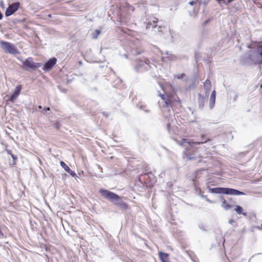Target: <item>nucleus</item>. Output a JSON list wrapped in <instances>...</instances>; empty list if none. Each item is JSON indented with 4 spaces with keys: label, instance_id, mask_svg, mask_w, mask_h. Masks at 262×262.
<instances>
[{
    "label": "nucleus",
    "instance_id": "f257e3e1",
    "mask_svg": "<svg viewBox=\"0 0 262 262\" xmlns=\"http://www.w3.org/2000/svg\"><path fill=\"white\" fill-rule=\"evenodd\" d=\"M211 139L207 138L204 135L201 136V141L194 142L192 140L189 141L188 140L183 138L179 143V145L185 148V151L183 153V158L187 159L188 160H192L200 159L201 161L202 156L199 154L198 149L194 148L193 145H199L205 143Z\"/></svg>",
    "mask_w": 262,
    "mask_h": 262
},
{
    "label": "nucleus",
    "instance_id": "f03ea898",
    "mask_svg": "<svg viewBox=\"0 0 262 262\" xmlns=\"http://www.w3.org/2000/svg\"><path fill=\"white\" fill-rule=\"evenodd\" d=\"M160 97L164 102V107H172L176 103H181L179 97L174 91L170 92H165L160 94Z\"/></svg>",
    "mask_w": 262,
    "mask_h": 262
},
{
    "label": "nucleus",
    "instance_id": "7ed1b4c3",
    "mask_svg": "<svg viewBox=\"0 0 262 262\" xmlns=\"http://www.w3.org/2000/svg\"><path fill=\"white\" fill-rule=\"evenodd\" d=\"M249 58L255 64L262 63V42L256 46V51L250 52Z\"/></svg>",
    "mask_w": 262,
    "mask_h": 262
},
{
    "label": "nucleus",
    "instance_id": "20e7f679",
    "mask_svg": "<svg viewBox=\"0 0 262 262\" xmlns=\"http://www.w3.org/2000/svg\"><path fill=\"white\" fill-rule=\"evenodd\" d=\"M210 191L212 193L219 194H226L234 195H244L243 192L238 190L229 188L216 187L210 189Z\"/></svg>",
    "mask_w": 262,
    "mask_h": 262
},
{
    "label": "nucleus",
    "instance_id": "39448f33",
    "mask_svg": "<svg viewBox=\"0 0 262 262\" xmlns=\"http://www.w3.org/2000/svg\"><path fill=\"white\" fill-rule=\"evenodd\" d=\"M0 46L3 50L8 53L15 54L18 53L16 46L9 42L1 40L0 41Z\"/></svg>",
    "mask_w": 262,
    "mask_h": 262
},
{
    "label": "nucleus",
    "instance_id": "423d86ee",
    "mask_svg": "<svg viewBox=\"0 0 262 262\" xmlns=\"http://www.w3.org/2000/svg\"><path fill=\"white\" fill-rule=\"evenodd\" d=\"M23 64L26 70H29V69L35 70L40 66V63L33 62V59L32 57L27 58L23 61Z\"/></svg>",
    "mask_w": 262,
    "mask_h": 262
},
{
    "label": "nucleus",
    "instance_id": "0eeeda50",
    "mask_svg": "<svg viewBox=\"0 0 262 262\" xmlns=\"http://www.w3.org/2000/svg\"><path fill=\"white\" fill-rule=\"evenodd\" d=\"M99 192L103 197L110 200H119L120 199L117 194L106 189H100Z\"/></svg>",
    "mask_w": 262,
    "mask_h": 262
},
{
    "label": "nucleus",
    "instance_id": "6e6552de",
    "mask_svg": "<svg viewBox=\"0 0 262 262\" xmlns=\"http://www.w3.org/2000/svg\"><path fill=\"white\" fill-rule=\"evenodd\" d=\"M20 4L18 2L13 3L7 8L5 12L6 16H9L15 12L19 8Z\"/></svg>",
    "mask_w": 262,
    "mask_h": 262
},
{
    "label": "nucleus",
    "instance_id": "1a4fd4ad",
    "mask_svg": "<svg viewBox=\"0 0 262 262\" xmlns=\"http://www.w3.org/2000/svg\"><path fill=\"white\" fill-rule=\"evenodd\" d=\"M57 59L56 58L53 57L49 59L47 62L45 63L42 69L45 71H48L51 70L54 66L56 64Z\"/></svg>",
    "mask_w": 262,
    "mask_h": 262
},
{
    "label": "nucleus",
    "instance_id": "9d476101",
    "mask_svg": "<svg viewBox=\"0 0 262 262\" xmlns=\"http://www.w3.org/2000/svg\"><path fill=\"white\" fill-rule=\"evenodd\" d=\"M22 89L21 85L19 84L16 86L13 93L11 95L9 99V101L14 102L15 98L19 95Z\"/></svg>",
    "mask_w": 262,
    "mask_h": 262
},
{
    "label": "nucleus",
    "instance_id": "9b49d317",
    "mask_svg": "<svg viewBox=\"0 0 262 262\" xmlns=\"http://www.w3.org/2000/svg\"><path fill=\"white\" fill-rule=\"evenodd\" d=\"M159 255L162 262H170L169 260V255L167 253L162 252H159Z\"/></svg>",
    "mask_w": 262,
    "mask_h": 262
},
{
    "label": "nucleus",
    "instance_id": "f8f14e48",
    "mask_svg": "<svg viewBox=\"0 0 262 262\" xmlns=\"http://www.w3.org/2000/svg\"><path fill=\"white\" fill-rule=\"evenodd\" d=\"M141 177H143L145 179L146 181L145 182V183L148 184L150 183V181H148L147 179H146V177L149 178L150 179L153 180L154 179V175L151 172H147L146 173L144 174L143 175L141 176Z\"/></svg>",
    "mask_w": 262,
    "mask_h": 262
},
{
    "label": "nucleus",
    "instance_id": "ddd939ff",
    "mask_svg": "<svg viewBox=\"0 0 262 262\" xmlns=\"http://www.w3.org/2000/svg\"><path fill=\"white\" fill-rule=\"evenodd\" d=\"M204 86L206 90V93L207 94V93H209L211 87V84L210 80L206 79L204 83Z\"/></svg>",
    "mask_w": 262,
    "mask_h": 262
},
{
    "label": "nucleus",
    "instance_id": "4468645a",
    "mask_svg": "<svg viewBox=\"0 0 262 262\" xmlns=\"http://www.w3.org/2000/svg\"><path fill=\"white\" fill-rule=\"evenodd\" d=\"M234 210L238 214H243L244 216H247V213L244 212L243 208L239 205H237L235 206Z\"/></svg>",
    "mask_w": 262,
    "mask_h": 262
},
{
    "label": "nucleus",
    "instance_id": "2eb2a0df",
    "mask_svg": "<svg viewBox=\"0 0 262 262\" xmlns=\"http://www.w3.org/2000/svg\"><path fill=\"white\" fill-rule=\"evenodd\" d=\"M215 91L213 90L212 92L210 97V105L212 107L215 103Z\"/></svg>",
    "mask_w": 262,
    "mask_h": 262
},
{
    "label": "nucleus",
    "instance_id": "dca6fc26",
    "mask_svg": "<svg viewBox=\"0 0 262 262\" xmlns=\"http://www.w3.org/2000/svg\"><path fill=\"white\" fill-rule=\"evenodd\" d=\"M7 152L10 155L13 159V161L11 164L12 165H15L16 164V160L17 159V157L16 156H15L12 154V151L10 149H6Z\"/></svg>",
    "mask_w": 262,
    "mask_h": 262
},
{
    "label": "nucleus",
    "instance_id": "f3484780",
    "mask_svg": "<svg viewBox=\"0 0 262 262\" xmlns=\"http://www.w3.org/2000/svg\"><path fill=\"white\" fill-rule=\"evenodd\" d=\"M222 206L226 210L230 209L232 208V206L229 204L225 200L222 201Z\"/></svg>",
    "mask_w": 262,
    "mask_h": 262
},
{
    "label": "nucleus",
    "instance_id": "a211bd4d",
    "mask_svg": "<svg viewBox=\"0 0 262 262\" xmlns=\"http://www.w3.org/2000/svg\"><path fill=\"white\" fill-rule=\"evenodd\" d=\"M199 102L200 105L203 107L204 106L205 98L201 94H199Z\"/></svg>",
    "mask_w": 262,
    "mask_h": 262
},
{
    "label": "nucleus",
    "instance_id": "6ab92c4d",
    "mask_svg": "<svg viewBox=\"0 0 262 262\" xmlns=\"http://www.w3.org/2000/svg\"><path fill=\"white\" fill-rule=\"evenodd\" d=\"M60 165L61 167L67 172L69 170H70L69 167L63 162L61 161L60 162Z\"/></svg>",
    "mask_w": 262,
    "mask_h": 262
},
{
    "label": "nucleus",
    "instance_id": "aec40b11",
    "mask_svg": "<svg viewBox=\"0 0 262 262\" xmlns=\"http://www.w3.org/2000/svg\"><path fill=\"white\" fill-rule=\"evenodd\" d=\"M101 31L99 30H96L95 32L93 33V38L96 39L100 34Z\"/></svg>",
    "mask_w": 262,
    "mask_h": 262
},
{
    "label": "nucleus",
    "instance_id": "412c9836",
    "mask_svg": "<svg viewBox=\"0 0 262 262\" xmlns=\"http://www.w3.org/2000/svg\"><path fill=\"white\" fill-rule=\"evenodd\" d=\"M67 172L71 175L73 177H76V173L72 171L71 169H70V170H69L68 171H67Z\"/></svg>",
    "mask_w": 262,
    "mask_h": 262
},
{
    "label": "nucleus",
    "instance_id": "4be33fe9",
    "mask_svg": "<svg viewBox=\"0 0 262 262\" xmlns=\"http://www.w3.org/2000/svg\"><path fill=\"white\" fill-rule=\"evenodd\" d=\"M120 206L124 209L128 208V205L124 202H122L120 204Z\"/></svg>",
    "mask_w": 262,
    "mask_h": 262
},
{
    "label": "nucleus",
    "instance_id": "5701e85b",
    "mask_svg": "<svg viewBox=\"0 0 262 262\" xmlns=\"http://www.w3.org/2000/svg\"><path fill=\"white\" fill-rule=\"evenodd\" d=\"M54 126L58 129L60 128V124L59 122H56L54 124Z\"/></svg>",
    "mask_w": 262,
    "mask_h": 262
},
{
    "label": "nucleus",
    "instance_id": "b1692460",
    "mask_svg": "<svg viewBox=\"0 0 262 262\" xmlns=\"http://www.w3.org/2000/svg\"><path fill=\"white\" fill-rule=\"evenodd\" d=\"M185 74H180L179 75H178L176 76L177 78L178 79H182L183 78L184 76H185Z\"/></svg>",
    "mask_w": 262,
    "mask_h": 262
},
{
    "label": "nucleus",
    "instance_id": "393cba45",
    "mask_svg": "<svg viewBox=\"0 0 262 262\" xmlns=\"http://www.w3.org/2000/svg\"><path fill=\"white\" fill-rule=\"evenodd\" d=\"M195 4V1H191L189 3V4L191 5H193Z\"/></svg>",
    "mask_w": 262,
    "mask_h": 262
},
{
    "label": "nucleus",
    "instance_id": "a878e982",
    "mask_svg": "<svg viewBox=\"0 0 262 262\" xmlns=\"http://www.w3.org/2000/svg\"><path fill=\"white\" fill-rule=\"evenodd\" d=\"M44 110H45V111H50V107H45V108H44Z\"/></svg>",
    "mask_w": 262,
    "mask_h": 262
},
{
    "label": "nucleus",
    "instance_id": "bb28decb",
    "mask_svg": "<svg viewBox=\"0 0 262 262\" xmlns=\"http://www.w3.org/2000/svg\"><path fill=\"white\" fill-rule=\"evenodd\" d=\"M233 0H228L227 1V4H229L231 3Z\"/></svg>",
    "mask_w": 262,
    "mask_h": 262
},
{
    "label": "nucleus",
    "instance_id": "cd10ccee",
    "mask_svg": "<svg viewBox=\"0 0 262 262\" xmlns=\"http://www.w3.org/2000/svg\"><path fill=\"white\" fill-rule=\"evenodd\" d=\"M0 235H3V232H2V231L0 230Z\"/></svg>",
    "mask_w": 262,
    "mask_h": 262
},
{
    "label": "nucleus",
    "instance_id": "c85d7f7f",
    "mask_svg": "<svg viewBox=\"0 0 262 262\" xmlns=\"http://www.w3.org/2000/svg\"><path fill=\"white\" fill-rule=\"evenodd\" d=\"M38 108H39V109H41V108H42V107H41V105H39V106H38Z\"/></svg>",
    "mask_w": 262,
    "mask_h": 262
},
{
    "label": "nucleus",
    "instance_id": "c756f323",
    "mask_svg": "<svg viewBox=\"0 0 262 262\" xmlns=\"http://www.w3.org/2000/svg\"><path fill=\"white\" fill-rule=\"evenodd\" d=\"M217 2H220L221 1H224V0H216Z\"/></svg>",
    "mask_w": 262,
    "mask_h": 262
}]
</instances>
